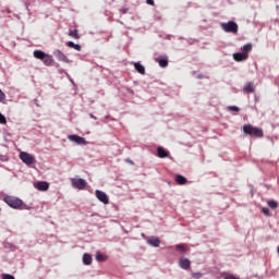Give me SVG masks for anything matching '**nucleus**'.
I'll return each mask as SVG.
<instances>
[{
    "label": "nucleus",
    "mask_w": 279,
    "mask_h": 279,
    "mask_svg": "<svg viewBox=\"0 0 279 279\" xmlns=\"http://www.w3.org/2000/svg\"><path fill=\"white\" fill-rule=\"evenodd\" d=\"M33 56L37 60H41L46 66H51V64H53V57L49 53H45L43 50H35Z\"/></svg>",
    "instance_id": "1"
},
{
    "label": "nucleus",
    "mask_w": 279,
    "mask_h": 279,
    "mask_svg": "<svg viewBox=\"0 0 279 279\" xmlns=\"http://www.w3.org/2000/svg\"><path fill=\"white\" fill-rule=\"evenodd\" d=\"M3 202L10 206V208H14L15 210H19L20 208H23V201L15 196H5L3 198Z\"/></svg>",
    "instance_id": "2"
},
{
    "label": "nucleus",
    "mask_w": 279,
    "mask_h": 279,
    "mask_svg": "<svg viewBox=\"0 0 279 279\" xmlns=\"http://www.w3.org/2000/svg\"><path fill=\"white\" fill-rule=\"evenodd\" d=\"M243 132H244V134H247L248 136H257V138H260L263 136V129H258L251 124H245L243 126Z\"/></svg>",
    "instance_id": "3"
},
{
    "label": "nucleus",
    "mask_w": 279,
    "mask_h": 279,
    "mask_svg": "<svg viewBox=\"0 0 279 279\" xmlns=\"http://www.w3.org/2000/svg\"><path fill=\"white\" fill-rule=\"evenodd\" d=\"M220 27L227 34H236L239 32V24H236L234 21H229L227 23H221Z\"/></svg>",
    "instance_id": "4"
},
{
    "label": "nucleus",
    "mask_w": 279,
    "mask_h": 279,
    "mask_svg": "<svg viewBox=\"0 0 279 279\" xmlns=\"http://www.w3.org/2000/svg\"><path fill=\"white\" fill-rule=\"evenodd\" d=\"M70 182L72 184V189H77L78 191H84L88 185V182L80 177L71 178Z\"/></svg>",
    "instance_id": "5"
},
{
    "label": "nucleus",
    "mask_w": 279,
    "mask_h": 279,
    "mask_svg": "<svg viewBox=\"0 0 279 279\" xmlns=\"http://www.w3.org/2000/svg\"><path fill=\"white\" fill-rule=\"evenodd\" d=\"M20 160H22V162L28 167L29 165H36V158H34V156H32L29 153L21 151Z\"/></svg>",
    "instance_id": "6"
},
{
    "label": "nucleus",
    "mask_w": 279,
    "mask_h": 279,
    "mask_svg": "<svg viewBox=\"0 0 279 279\" xmlns=\"http://www.w3.org/2000/svg\"><path fill=\"white\" fill-rule=\"evenodd\" d=\"M95 195L98 201L101 202V204L108 205L110 204V198L108 197V194L101 190H96Z\"/></svg>",
    "instance_id": "7"
},
{
    "label": "nucleus",
    "mask_w": 279,
    "mask_h": 279,
    "mask_svg": "<svg viewBox=\"0 0 279 279\" xmlns=\"http://www.w3.org/2000/svg\"><path fill=\"white\" fill-rule=\"evenodd\" d=\"M68 140L71 141V143H75L76 145H88V142H86V138L80 135H69Z\"/></svg>",
    "instance_id": "8"
},
{
    "label": "nucleus",
    "mask_w": 279,
    "mask_h": 279,
    "mask_svg": "<svg viewBox=\"0 0 279 279\" xmlns=\"http://www.w3.org/2000/svg\"><path fill=\"white\" fill-rule=\"evenodd\" d=\"M53 56L57 58V60H59V62H64L65 64H69V62H71V60H69V57H66V54H64V52L59 49L53 51Z\"/></svg>",
    "instance_id": "9"
},
{
    "label": "nucleus",
    "mask_w": 279,
    "mask_h": 279,
    "mask_svg": "<svg viewBox=\"0 0 279 279\" xmlns=\"http://www.w3.org/2000/svg\"><path fill=\"white\" fill-rule=\"evenodd\" d=\"M179 267L181 269H184V271H189V269H191V260L186 257H180Z\"/></svg>",
    "instance_id": "10"
},
{
    "label": "nucleus",
    "mask_w": 279,
    "mask_h": 279,
    "mask_svg": "<svg viewBox=\"0 0 279 279\" xmlns=\"http://www.w3.org/2000/svg\"><path fill=\"white\" fill-rule=\"evenodd\" d=\"M34 186L37 191H49V182L47 181H37L34 183Z\"/></svg>",
    "instance_id": "11"
},
{
    "label": "nucleus",
    "mask_w": 279,
    "mask_h": 279,
    "mask_svg": "<svg viewBox=\"0 0 279 279\" xmlns=\"http://www.w3.org/2000/svg\"><path fill=\"white\" fill-rule=\"evenodd\" d=\"M247 58H248L247 53H244V52L233 53V60H235V62H245Z\"/></svg>",
    "instance_id": "12"
},
{
    "label": "nucleus",
    "mask_w": 279,
    "mask_h": 279,
    "mask_svg": "<svg viewBox=\"0 0 279 279\" xmlns=\"http://www.w3.org/2000/svg\"><path fill=\"white\" fill-rule=\"evenodd\" d=\"M147 245H150V247H160V239L158 236H150L147 240Z\"/></svg>",
    "instance_id": "13"
},
{
    "label": "nucleus",
    "mask_w": 279,
    "mask_h": 279,
    "mask_svg": "<svg viewBox=\"0 0 279 279\" xmlns=\"http://www.w3.org/2000/svg\"><path fill=\"white\" fill-rule=\"evenodd\" d=\"M256 90V85H254L252 82L246 83L243 86V92L247 94H252Z\"/></svg>",
    "instance_id": "14"
},
{
    "label": "nucleus",
    "mask_w": 279,
    "mask_h": 279,
    "mask_svg": "<svg viewBox=\"0 0 279 279\" xmlns=\"http://www.w3.org/2000/svg\"><path fill=\"white\" fill-rule=\"evenodd\" d=\"M157 156L158 158H169V153L162 146H159L157 148Z\"/></svg>",
    "instance_id": "15"
},
{
    "label": "nucleus",
    "mask_w": 279,
    "mask_h": 279,
    "mask_svg": "<svg viewBox=\"0 0 279 279\" xmlns=\"http://www.w3.org/2000/svg\"><path fill=\"white\" fill-rule=\"evenodd\" d=\"M134 69L140 73L141 75H145V66L141 64V62L134 63Z\"/></svg>",
    "instance_id": "16"
},
{
    "label": "nucleus",
    "mask_w": 279,
    "mask_h": 279,
    "mask_svg": "<svg viewBox=\"0 0 279 279\" xmlns=\"http://www.w3.org/2000/svg\"><path fill=\"white\" fill-rule=\"evenodd\" d=\"M83 264L84 265H92L93 264V256H90V254L85 253L83 255Z\"/></svg>",
    "instance_id": "17"
},
{
    "label": "nucleus",
    "mask_w": 279,
    "mask_h": 279,
    "mask_svg": "<svg viewBox=\"0 0 279 279\" xmlns=\"http://www.w3.org/2000/svg\"><path fill=\"white\" fill-rule=\"evenodd\" d=\"M177 252H179V254H186V252H189V248H186V246H184V244H178L175 246Z\"/></svg>",
    "instance_id": "18"
},
{
    "label": "nucleus",
    "mask_w": 279,
    "mask_h": 279,
    "mask_svg": "<svg viewBox=\"0 0 279 279\" xmlns=\"http://www.w3.org/2000/svg\"><path fill=\"white\" fill-rule=\"evenodd\" d=\"M96 260L98 263H105V260H108V257L101 254L100 252L96 253Z\"/></svg>",
    "instance_id": "19"
},
{
    "label": "nucleus",
    "mask_w": 279,
    "mask_h": 279,
    "mask_svg": "<svg viewBox=\"0 0 279 279\" xmlns=\"http://www.w3.org/2000/svg\"><path fill=\"white\" fill-rule=\"evenodd\" d=\"M156 61L158 62L159 66H161L162 69H165V66L169 64V61L167 60V58H159V59H156Z\"/></svg>",
    "instance_id": "20"
},
{
    "label": "nucleus",
    "mask_w": 279,
    "mask_h": 279,
    "mask_svg": "<svg viewBox=\"0 0 279 279\" xmlns=\"http://www.w3.org/2000/svg\"><path fill=\"white\" fill-rule=\"evenodd\" d=\"M68 47H70L71 49H75L76 51H82V46L73 41H68Z\"/></svg>",
    "instance_id": "21"
},
{
    "label": "nucleus",
    "mask_w": 279,
    "mask_h": 279,
    "mask_svg": "<svg viewBox=\"0 0 279 279\" xmlns=\"http://www.w3.org/2000/svg\"><path fill=\"white\" fill-rule=\"evenodd\" d=\"M241 51H243L242 53H250V51H252V44H246L243 47H241Z\"/></svg>",
    "instance_id": "22"
},
{
    "label": "nucleus",
    "mask_w": 279,
    "mask_h": 279,
    "mask_svg": "<svg viewBox=\"0 0 279 279\" xmlns=\"http://www.w3.org/2000/svg\"><path fill=\"white\" fill-rule=\"evenodd\" d=\"M175 182H178L179 184H186V178L182 177L181 174L175 177Z\"/></svg>",
    "instance_id": "23"
},
{
    "label": "nucleus",
    "mask_w": 279,
    "mask_h": 279,
    "mask_svg": "<svg viewBox=\"0 0 279 279\" xmlns=\"http://www.w3.org/2000/svg\"><path fill=\"white\" fill-rule=\"evenodd\" d=\"M203 277H204V274H202V272H192L191 274V278H193V279H201Z\"/></svg>",
    "instance_id": "24"
},
{
    "label": "nucleus",
    "mask_w": 279,
    "mask_h": 279,
    "mask_svg": "<svg viewBox=\"0 0 279 279\" xmlns=\"http://www.w3.org/2000/svg\"><path fill=\"white\" fill-rule=\"evenodd\" d=\"M69 36H71L72 38H80V35L77 34V29L70 31Z\"/></svg>",
    "instance_id": "25"
},
{
    "label": "nucleus",
    "mask_w": 279,
    "mask_h": 279,
    "mask_svg": "<svg viewBox=\"0 0 279 279\" xmlns=\"http://www.w3.org/2000/svg\"><path fill=\"white\" fill-rule=\"evenodd\" d=\"M269 208H278V203L276 201H268Z\"/></svg>",
    "instance_id": "26"
},
{
    "label": "nucleus",
    "mask_w": 279,
    "mask_h": 279,
    "mask_svg": "<svg viewBox=\"0 0 279 279\" xmlns=\"http://www.w3.org/2000/svg\"><path fill=\"white\" fill-rule=\"evenodd\" d=\"M5 123H8V120L5 119V116H3V114L0 112V124H1V125H5Z\"/></svg>",
    "instance_id": "27"
},
{
    "label": "nucleus",
    "mask_w": 279,
    "mask_h": 279,
    "mask_svg": "<svg viewBox=\"0 0 279 279\" xmlns=\"http://www.w3.org/2000/svg\"><path fill=\"white\" fill-rule=\"evenodd\" d=\"M227 108H228V110H230V112H239V110H240L238 106H229Z\"/></svg>",
    "instance_id": "28"
},
{
    "label": "nucleus",
    "mask_w": 279,
    "mask_h": 279,
    "mask_svg": "<svg viewBox=\"0 0 279 279\" xmlns=\"http://www.w3.org/2000/svg\"><path fill=\"white\" fill-rule=\"evenodd\" d=\"M1 278L2 279H15L13 275H10V274H2L1 275Z\"/></svg>",
    "instance_id": "29"
},
{
    "label": "nucleus",
    "mask_w": 279,
    "mask_h": 279,
    "mask_svg": "<svg viewBox=\"0 0 279 279\" xmlns=\"http://www.w3.org/2000/svg\"><path fill=\"white\" fill-rule=\"evenodd\" d=\"M3 101H5V93L0 89V104H3Z\"/></svg>",
    "instance_id": "30"
},
{
    "label": "nucleus",
    "mask_w": 279,
    "mask_h": 279,
    "mask_svg": "<svg viewBox=\"0 0 279 279\" xmlns=\"http://www.w3.org/2000/svg\"><path fill=\"white\" fill-rule=\"evenodd\" d=\"M223 279H240V278L236 277V276H234V275L228 274V275H226V276L223 277Z\"/></svg>",
    "instance_id": "31"
},
{
    "label": "nucleus",
    "mask_w": 279,
    "mask_h": 279,
    "mask_svg": "<svg viewBox=\"0 0 279 279\" xmlns=\"http://www.w3.org/2000/svg\"><path fill=\"white\" fill-rule=\"evenodd\" d=\"M262 213H263L264 215H266V217H269V208L263 207V208H262Z\"/></svg>",
    "instance_id": "32"
},
{
    "label": "nucleus",
    "mask_w": 279,
    "mask_h": 279,
    "mask_svg": "<svg viewBox=\"0 0 279 279\" xmlns=\"http://www.w3.org/2000/svg\"><path fill=\"white\" fill-rule=\"evenodd\" d=\"M146 3H147L148 5H154V0H146Z\"/></svg>",
    "instance_id": "33"
},
{
    "label": "nucleus",
    "mask_w": 279,
    "mask_h": 279,
    "mask_svg": "<svg viewBox=\"0 0 279 279\" xmlns=\"http://www.w3.org/2000/svg\"><path fill=\"white\" fill-rule=\"evenodd\" d=\"M128 13V10L126 9H123L122 10V14H126Z\"/></svg>",
    "instance_id": "34"
},
{
    "label": "nucleus",
    "mask_w": 279,
    "mask_h": 279,
    "mask_svg": "<svg viewBox=\"0 0 279 279\" xmlns=\"http://www.w3.org/2000/svg\"><path fill=\"white\" fill-rule=\"evenodd\" d=\"M89 117H90L92 119H97L95 116H93V113H90Z\"/></svg>",
    "instance_id": "35"
}]
</instances>
